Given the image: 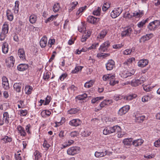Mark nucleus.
<instances>
[{"label": "nucleus", "instance_id": "obj_1", "mask_svg": "<svg viewBox=\"0 0 160 160\" xmlns=\"http://www.w3.org/2000/svg\"><path fill=\"white\" fill-rule=\"evenodd\" d=\"M121 128L118 126H115L112 127H107L103 130V133L105 135H107L114 132H117L121 131Z\"/></svg>", "mask_w": 160, "mask_h": 160}, {"label": "nucleus", "instance_id": "obj_2", "mask_svg": "<svg viewBox=\"0 0 160 160\" xmlns=\"http://www.w3.org/2000/svg\"><path fill=\"white\" fill-rule=\"evenodd\" d=\"M160 24V22L159 21L155 20L149 23L148 28L150 30H154L158 28Z\"/></svg>", "mask_w": 160, "mask_h": 160}, {"label": "nucleus", "instance_id": "obj_3", "mask_svg": "<svg viewBox=\"0 0 160 160\" xmlns=\"http://www.w3.org/2000/svg\"><path fill=\"white\" fill-rule=\"evenodd\" d=\"M80 150V148L78 147H72L69 148L67 151L68 154L69 155H73L78 153Z\"/></svg>", "mask_w": 160, "mask_h": 160}, {"label": "nucleus", "instance_id": "obj_4", "mask_svg": "<svg viewBox=\"0 0 160 160\" xmlns=\"http://www.w3.org/2000/svg\"><path fill=\"white\" fill-rule=\"evenodd\" d=\"M122 11V8L118 7L115 8L111 13V16L112 18H115L119 15Z\"/></svg>", "mask_w": 160, "mask_h": 160}, {"label": "nucleus", "instance_id": "obj_5", "mask_svg": "<svg viewBox=\"0 0 160 160\" xmlns=\"http://www.w3.org/2000/svg\"><path fill=\"white\" fill-rule=\"evenodd\" d=\"M145 81V79L144 77H141L139 79L134 80L132 81L131 84L132 86L136 87L143 83Z\"/></svg>", "mask_w": 160, "mask_h": 160}, {"label": "nucleus", "instance_id": "obj_6", "mask_svg": "<svg viewBox=\"0 0 160 160\" xmlns=\"http://www.w3.org/2000/svg\"><path fill=\"white\" fill-rule=\"evenodd\" d=\"M130 109L129 106L128 105H126L124 106L121 108L118 111V114L122 116L126 114L129 110Z\"/></svg>", "mask_w": 160, "mask_h": 160}, {"label": "nucleus", "instance_id": "obj_7", "mask_svg": "<svg viewBox=\"0 0 160 160\" xmlns=\"http://www.w3.org/2000/svg\"><path fill=\"white\" fill-rule=\"evenodd\" d=\"M106 67L107 70H112L115 67L114 62L111 59L108 60L106 64Z\"/></svg>", "mask_w": 160, "mask_h": 160}, {"label": "nucleus", "instance_id": "obj_8", "mask_svg": "<svg viewBox=\"0 0 160 160\" xmlns=\"http://www.w3.org/2000/svg\"><path fill=\"white\" fill-rule=\"evenodd\" d=\"M132 31V28L130 27L126 29L124 31L122 32L121 36L122 37L130 36Z\"/></svg>", "mask_w": 160, "mask_h": 160}, {"label": "nucleus", "instance_id": "obj_9", "mask_svg": "<svg viewBox=\"0 0 160 160\" xmlns=\"http://www.w3.org/2000/svg\"><path fill=\"white\" fill-rule=\"evenodd\" d=\"M99 18H95L92 16H89L87 19V21L92 24H94L98 22Z\"/></svg>", "mask_w": 160, "mask_h": 160}, {"label": "nucleus", "instance_id": "obj_10", "mask_svg": "<svg viewBox=\"0 0 160 160\" xmlns=\"http://www.w3.org/2000/svg\"><path fill=\"white\" fill-rule=\"evenodd\" d=\"M135 71L134 70L130 72H129L128 71H125L123 72L122 74V77L124 78H126L128 77L131 76L134 74Z\"/></svg>", "mask_w": 160, "mask_h": 160}, {"label": "nucleus", "instance_id": "obj_11", "mask_svg": "<svg viewBox=\"0 0 160 160\" xmlns=\"http://www.w3.org/2000/svg\"><path fill=\"white\" fill-rule=\"evenodd\" d=\"M81 123V122L79 119H73L69 122V124L73 126L77 127Z\"/></svg>", "mask_w": 160, "mask_h": 160}, {"label": "nucleus", "instance_id": "obj_12", "mask_svg": "<svg viewBox=\"0 0 160 160\" xmlns=\"http://www.w3.org/2000/svg\"><path fill=\"white\" fill-rule=\"evenodd\" d=\"M153 36L152 34H146V35L143 36L139 40V42H144L146 41L149 40Z\"/></svg>", "mask_w": 160, "mask_h": 160}, {"label": "nucleus", "instance_id": "obj_13", "mask_svg": "<svg viewBox=\"0 0 160 160\" xmlns=\"http://www.w3.org/2000/svg\"><path fill=\"white\" fill-rule=\"evenodd\" d=\"M28 68V65L26 64H21L17 67L18 70L20 71H24Z\"/></svg>", "mask_w": 160, "mask_h": 160}, {"label": "nucleus", "instance_id": "obj_14", "mask_svg": "<svg viewBox=\"0 0 160 160\" xmlns=\"http://www.w3.org/2000/svg\"><path fill=\"white\" fill-rule=\"evenodd\" d=\"M47 39L46 36H44L41 39L40 41V45L41 47L42 48H45L47 44Z\"/></svg>", "mask_w": 160, "mask_h": 160}, {"label": "nucleus", "instance_id": "obj_15", "mask_svg": "<svg viewBox=\"0 0 160 160\" xmlns=\"http://www.w3.org/2000/svg\"><path fill=\"white\" fill-rule=\"evenodd\" d=\"M148 61L147 59H142L140 60L138 62V65L139 67L142 68L146 66L148 64Z\"/></svg>", "mask_w": 160, "mask_h": 160}, {"label": "nucleus", "instance_id": "obj_16", "mask_svg": "<svg viewBox=\"0 0 160 160\" xmlns=\"http://www.w3.org/2000/svg\"><path fill=\"white\" fill-rule=\"evenodd\" d=\"M143 140L142 139H139L134 140L132 142V144L135 147L140 146L143 143Z\"/></svg>", "mask_w": 160, "mask_h": 160}, {"label": "nucleus", "instance_id": "obj_17", "mask_svg": "<svg viewBox=\"0 0 160 160\" xmlns=\"http://www.w3.org/2000/svg\"><path fill=\"white\" fill-rule=\"evenodd\" d=\"M8 31V25L6 23H5L3 25L1 32L7 34Z\"/></svg>", "mask_w": 160, "mask_h": 160}, {"label": "nucleus", "instance_id": "obj_18", "mask_svg": "<svg viewBox=\"0 0 160 160\" xmlns=\"http://www.w3.org/2000/svg\"><path fill=\"white\" fill-rule=\"evenodd\" d=\"M18 55L19 57L22 59H25V54L24 49L22 48L19 49L18 50Z\"/></svg>", "mask_w": 160, "mask_h": 160}, {"label": "nucleus", "instance_id": "obj_19", "mask_svg": "<svg viewBox=\"0 0 160 160\" xmlns=\"http://www.w3.org/2000/svg\"><path fill=\"white\" fill-rule=\"evenodd\" d=\"M22 85L21 83H16L13 85L14 89L18 92L21 91V88Z\"/></svg>", "mask_w": 160, "mask_h": 160}, {"label": "nucleus", "instance_id": "obj_20", "mask_svg": "<svg viewBox=\"0 0 160 160\" xmlns=\"http://www.w3.org/2000/svg\"><path fill=\"white\" fill-rule=\"evenodd\" d=\"M2 52L4 53H6L8 52V45L6 42L4 43L2 46Z\"/></svg>", "mask_w": 160, "mask_h": 160}, {"label": "nucleus", "instance_id": "obj_21", "mask_svg": "<svg viewBox=\"0 0 160 160\" xmlns=\"http://www.w3.org/2000/svg\"><path fill=\"white\" fill-rule=\"evenodd\" d=\"M29 21L32 24L35 23L37 21V16L34 14H32L29 17Z\"/></svg>", "mask_w": 160, "mask_h": 160}, {"label": "nucleus", "instance_id": "obj_22", "mask_svg": "<svg viewBox=\"0 0 160 160\" xmlns=\"http://www.w3.org/2000/svg\"><path fill=\"white\" fill-rule=\"evenodd\" d=\"M132 140V138H125L123 140V142L125 145L129 146L131 145Z\"/></svg>", "mask_w": 160, "mask_h": 160}, {"label": "nucleus", "instance_id": "obj_23", "mask_svg": "<svg viewBox=\"0 0 160 160\" xmlns=\"http://www.w3.org/2000/svg\"><path fill=\"white\" fill-rule=\"evenodd\" d=\"M137 97V95L134 93H132L126 97L125 99L127 100H131Z\"/></svg>", "mask_w": 160, "mask_h": 160}, {"label": "nucleus", "instance_id": "obj_24", "mask_svg": "<svg viewBox=\"0 0 160 160\" xmlns=\"http://www.w3.org/2000/svg\"><path fill=\"white\" fill-rule=\"evenodd\" d=\"M9 117L8 112H5L3 114V121H5V123H8L9 122Z\"/></svg>", "mask_w": 160, "mask_h": 160}, {"label": "nucleus", "instance_id": "obj_25", "mask_svg": "<svg viewBox=\"0 0 160 160\" xmlns=\"http://www.w3.org/2000/svg\"><path fill=\"white\" fill-rule=\"evenodd\" d=\"M107 33L106 30H104L101 32L98 38H104Z\"/></svg>", "mask_w": 160, "mask_h": 160}, {"label": "nucleus", "instance_id": "obj_26", "mask_svg": "<svg viewBox=\"0 0 160 160\" xmlns=\"http://www.w3.org/2000/svg\"><path fill=\"white\" fill-rule=\"evenodd\" d=\"M126 98L125 96H124L121 95H115L114 97V99L116 101H118L119 100H121L123 98L125 99Z\"/></svg>", "mask_w": 160, "mask_h": 160}, {"label": "nucleus", "instance_id": "obj_27", "mask_svg": "<svg viewBox=\"0 0 160 160\" xmlns=\"http://www.w3.org/2000/svg\"><path fill=\"white\" fill-rule=\"evenodd\" d=\"M109 100H105L103 101L100 104L99 106L102 108H103L105 106L107 105L109 103Z\"/></svg>", "mask_w": 160, "mask_h": 160}, {"label": "nucleus", "instance_id": "obj_28", "mask_svg": "<svg viewBox=\"0 0 160 160\" xmlns=\"http://www.w3.org/2000/svg\"><path fill=\"white\" fill-rule=\"evenodd\" d=\"M60 8L59 4L57 3L54 4L53 8V10L55 12H57L59 11Z\"/></svg>", "mask_w": 160, "mask_h": 160}, {"label": "nucleus", "instance_id": "obj_29", "mask_svg": "<svg viewBox=\"0 0 160 160\" xmlns=\"http://www.w3.org/2000/svg\"><path fill=\"white\" fill-rule=\"evenodd\" d=\"M110 7V5L109 3L105 2L103 5L102 9L103 11H105Z\"/></svg>", "mask_w": 160, "mask_h": 160}, {"label": "nucleus", "instance_id": "obj_30", "mask_svg": "<svg viewBox=\"0 0 160 160\" xmlns=\"http://www.w3.org/2000/svg\"><path fill=\"white\" fill-rule=\"evenodd\" d=\"M14 12L15 13H17L19 10V2L16 1L15 3Z\"/></svg>", "mask_w": 160, "mask_h": 160}, {"label": "nucleus", "instance_id": "obj_31", "mask_svg": "<svg viewBox=\"0 0 160 160\" xmlns=\"http://www.w3.org/2000/svg\"><path fill=\"white\" fill-rule=\"evenodd\" d=\"M34 156L35 160H39L41 158V155L39 151H36L34 152Z\"/></svg>", "mask_w": 160, "mask_h": 160}, {"label": "nucleus", "instance_id": "obj_32", "mask_svg": "<svg viewBox=\"0 0 160 160\" xmlns=\"http://www.w3.org/2000/svg\"><path fill=\"white\" fill-rule=\"evenodd\" d=\"M32 88L30 86H26L25 88V90L26 91V93L27 94H29L31 93Z\"/></svg>", "mask_w": 160, "mask_h": 160}, {"label": "nucleus", "instance_id": "obj_33", "mask_svg": "<svg viewBox=\"0 0 160 160\" xmlns=\"http://www.w3.org/2000/svg\"><path fill=\"white\" fill-rule=\"evenodd\" d=\"M106 154L102 152H96L95 153V156L97 158L105 156Z\"/></svg>", "mask_w": 160, "mask_h": 160}, {"label": "nucleus", "instance_id": "obj_34", "mask_svg": "<svg viewBox=\"0 0 160 160\" xmlns=\"http://www.w3.org/2000/svg\"><path fill=\"white\" fill-rule=\"evenodd\" d=\"M78 2H72L71 3V7L69 10V12L72 11L73 9H75V7L78 4Z\"/></svg>", "mask_w": 160, "mask_h": 160}, {"label": "nucleus", "instance_id": "obj_35", "mask_svg": "<svg viewBox=\"0 0 160 160\" xmlns=\"http://www.w3.org/2000/svg\"><path fill=\"white\" fill-rule=\"evenodd\" d=\"M103 97H97L96 98H94L92 99V103H94L97 102H98L99 100H102L103 99Z\"/></svg>", "mask_w": 160, "mask_h": 160}, {"label": "nucleus", "instance_id": "obj_36", "mask_svg": "<svg viewBox=\"0 0 160 160\" xmlns=\"http://www.w3.org/2000/svg\"><path fill=\"white\" fill-rule=\"evenodd\" d=\"M94 82L92 81H90L88 82H86L84 84V87L86 88H89L91 87L93 85Z\"/></svg>", "mask_w": 160, "mask_h": 160}, {"label": "nucleus", "instance_id": "obj_37", "mask_svg": "<svg viewBox=\"0 0 160 160\" xmlns=\"http://www.w3.org/2000/svg\"><path fill=\"white\" fill-rule=\"evenodd\" d=\"M134 58H131L127 60L126 61L124 62V64L127 65H129L133 61H134Z\"/></svg>", "mask_w": 160, "mask_h": 160}, {"label": "nucleus", "instance_id": "obj_38", "mask_svg": "<svg viewBox=\"0 0 160 160\" xmlns=\"http://www.w3.org/2000/svg\"><path fill=\"white\" fill-rule=\"evenodd\" d=\"M87 97V95L86 93H84L83 94L81 95H79L77 96L76 98L78 99V100H81L85 99Z\"/></svg>", "mask_w": 160, "mask_h": 160}, {"label": "nucleus", "instance_id": "obj_39", "mask_svg": "<svg viewBox=\"0 0 160 160\" xmlns=\"http://www.w3.org/2000/svg\"><path fill=\"white\" fill-rule=\"evenodd\" d=\"M2 140L5 143H7L11 142L12 138L8 136H5L4 138L2 139Z\"/></svg>", "mask_w": 160, "mask_h": 160}, {"label": "nucleus", "instance_id": "obj_40", "mask_svg": "<svg viewBox=\"0 0 160 160\" xmlns=\"http://www.w3.org/2000/svg\"><path fill=\"white\" fill-rule=\"evenodd\" d=\"M82 68V67H81V66H78L76 67L75 68L74 70L72 71V73H76L78 72L80 70H81Z\"/></svg>", "mask_w": 160, "mask_h": 160}, {"label": "nucleus", "instance_id": "obj_41", "mask_svg": "<svg viewBox=\"0 0 160 160\" xmlns=\"http://www.w3.org/2000/svg\"><path fill=\"white\" fill-rule=\"evenodd\" d=\"M79 110L77 108H72L68 111V113L71 114H74L77 113Z\"/></svg>", "mask_w": 160, "mask_h": 160}, {"label": "nucleus", "instance_id": "obj_42", "mask_svg": "<svg viewBox=\"0 0 160 160\" xmlns=\"http://www.w3.org/2000/svg\"><path fill=\"white\" fill-rule=\"evenodd\" d=\"M148 19H147L145 20H143L141 22H140L138 24V27H142L143 25L147 22L148 20Z\"/></svg>", "mask_w": 160, "mask_h": 160}, {"label": "nucleus", "instance_id": "obj_43", "mask_svg": "<svg viewBox=\"0 0 160 160\" xmlns=\"http://www.w3.org/2000/svg\"><path fill=\"white\" fill-rule=\"evenodd\" d=\"M2 85L5 89H8L9 88L8 82H2Z\"/></svg>", "mask_w": 160, "mask_h": 160}, {"label": "nucleus", "instance_id": "obj_44", "mask_svg": "<svg viewBox=\"0 0 160 160\" xmlns=\"http://www.w3.org/2000/svg\"><path fill=\"white\" fill-rule=\"evenodd\" d=\"M137 122H142L144 120L145 117L144 116H141L137 118Z\"/></svg>", "mask_w": 160, "mask_h": 160}, {"label": "nucleus", "instance_id": "obj_45", "mask_svg": "<svg viewBox=\"0 0 160 160\" xmlns=\"http://www.w3.org/2000/svg\"><path fill=\"white\" fill-rule=\"evenodd\" d=\"M100 11L101 8L99 7H98L96 10H95L93 11V14L94 15L98 16L100 14Z\"/></svg>", "mask_w": 160, "mask_h": 160}, {"label": "nucleus", "instance_id": "obj_46", "mask_svg": "<svg viewBox=\"0 0 160 160\" xmlns=\"http://www.w3.org/2000/svg\"><path fill=\"white\" fill-rule=\"evenodd\" d=\"M51 100V97L50 96H48L45 99V101L44 104V105H48L50 102Z\"/></svg>", "mask_w": 160, "mask_h": 160}, {"label": "nucleus", "instance_id": "obj_47", "mask_svg": "<svg viewBox=\"0 0 160 160\" xmlns=\"http://www.w3.org/2000/svg\"><path fill=\"white\" fill-rule=\"evenodd\" d=\"M57 15L53 16L52 15L50 17L48 18L45 21V23H47L48 22H50L51 21H52L53 20V18L55 17H56Z\"/></svg>", "mask_w": 160, "mask_h": 160}, {"label": "nucleus", "instance_id": "obj_48", "mask_svg": "<svg viewBox=\"0 0 160 160\" xmlns=\"http://www.w3.org/2000/svg\"><path fill=\"white\" fill-rule=\"evenodd\" d=\"M7 16L8 19L10 21H12L13 18L12 14L9 13H7Z\"/></svg>", "mask_w": 160, "mask_h": 160}, {"label": "nucleus", "instance_id": "obj_49", "mask_svg": "<svg viewBox=\"0 0 160 160\" xmlns=\"http://www.w3.org/2000/svg\"><path fill=\"white\" fill-rule=\"evenodd\" d=\"M85 29H86V28H85L83 24H81V26L78 27V30L80 32L85 31Z\"/></svg>", "mask_w": 160, "mask_h": 160}, {"label": "nucleus", "instance_id": "obj_50", "mask_svg": "<svg viewBox=\"0 0 160 160\" xmlns=\"http://www.w3.org/2000/svg\"><path fill=\"white\" fill-rule=\"evenodd\" d=\"M50 72H46L44 74L43 78L44 80H47L49 78V74Z\"/></svg>", "mask_w": 160, "mask_h": 160}, {"label": "nucleus", "instance_id": "obj_51", "mask_svg": "<svg viewBox=\"0 0 160 160\" xmlns=\"http://www.w3.org/2000/svg\"><path fill=\"white\" fill-rule=\"evenodd\" d=\"M91 133L90 132H88L86 131H84L81 132V135L84 137H87L89 136Z\"/></svg>", "mask_w": 160, "mask_h": 160}, {"label": "nucleus", "instance_id": "obj_52", "mask_svg": "<svg viewBox=\"0 0 160 160\" xmlns=\"http://www.w3.org/2000/svg\"><path fill=\"white\" fill-rule=\"evenodd\" d=\"M118 81H115L114 79H110V84L112 86L118 83Z\"/></svg>", "mask_w": 160, "mask_h": 160}, {"label": "nucleus", "instance_id": "obj_53", "mask_svg": "<svg viewBox=\"0 0 160 160\" xmlns=\"http://www.w3.org/2000/svg\"><path fill=\"white\" fill-rule=\"evenodd\" d=\"M6 34L1 32L0 35V40L1 41L4 40L6 37Z\"/></svg>", "mask_w": 160, "mask_h": 160}, {"label": "nucleus", "instance_id": "obj_54", "mask_svg": "<svg viewBox=\"0 0 160 160\" xmlns=\"http://www.w3.org/2000/svg\"><path fill=\"white\" fill-rule=\"evenodd\" d=\"M79 134L78 132L76 131H74L72 132L70 134V136L72 137H75L77 136Z\"/></svg>", "mask_w": 160, "mask_h": 160}, {"label": "nucleus", "instance_id": "obj_55", "mask_svg": "<svg viewBox=\"0 0 160 160\" xmlns=\"http://www.w3.org/2000/svg\"><path fill=\"white\" fill-rule=\"evenodd\" d=\"M154 145L155 147H158L160 146V138L154 142Z\"/></svg>", "mask_w": 160, "mask_h": 160}, {"label": "nucleus", "instance_id": "obj_56", "mask_svg": "<svg viewBox=\"0 0 160 160\" xmlns=\"http://www.w3.org/2000/svg\"><path fill=\"white\" fill-rule=\"evenodd\" d=\"M132 52V50L129 49H127L125 50L123 52V54L125 55H128L130 54L131 53V52Z\"/></svg>", "mask_w": 160, "mask_h": 160}, {"label": "nucleus", "instance_id": "obj_57", "mask_svg": "<svg viewBox=\"0 0 160 160\" xmlns=\"http://www.w3.org/2000/svg\"><path fill=\"white\" fill-rule=\"evenodd\" d=\"M46 114L48 116H49L51 114V112L49 111H43L41 112V114L42 115H44V114Z\"/></svg>", "mask_w": 160, "mask_h": 160}, {"label": "nucleus", "instance_id": "obj_58", "mask_svg": "<svg viewBox=\"0 0 160 160\" xmlns=\"http://www.w3.org/2000/svg\"><path fill=\"white\" fill-rule=\"evenodd\" d=\"M133 17H135V18H139L140 17V15L139 12L136 11L132 13Z\"/></svg>", "mask_w": 160, "mask_h": 160}, {"label": "nucleus", "instance_id": "obj_59", "mask_svg": "<svg viewBox=\"0 0 160 160\" xmlns=\"http://www.w3.org/2000/svg\"><path fill=\"white\" fill-rule=\"evenodd\" d=\"M87 34H86V33L85 32V33L83 35V37H84L86 39L88 38L91 35V33L89 31L87 32Z\"/></svg>", "mask_w": 160, "mask_h": 160}, {"label": "nucleus", "instance_id": "obj_60", "mask_svg": "<svg viewBox=\"0 0 160 160\" xmlns=\"http://www.w3.org/2000/svg\"><path fill=\"white\" fill-rule=\"evenodd\" d=\"M74 141L72 140H69L68 141V143L65 146L63 145L62 148H65L68 146L70 145L71 144L74 143Z\"/></svg>", "mask_w": 160, "mask_h": 160}, {"label": "nucleus", "instance_id": "obj_61", "mask_svg": "<svg viewBox=\"0 0 160 160\" xmlns=\"http://www.w3.org/2000/svg\"><path fill=\"white\" fill-rule=\"evenodd\" d=\"M110 45V44L108 41H106L104 43H102L101 45L102 47H104L106 48H108Z\"/></svg>", "mask_w": 160, "mask_h": 160}, {"label": "nucleus", "instance_id": "obj_62", "mask_svg": "<svg viewBox=\"0 0 160 160\" xmlns=\"http://www.w3.org/2000/svg\"><path fill=\"white\" fill-rule=\"evenodd\" d=\"M143 89L146 92L149 91L150 90L151 88L150 86L149 85H147L143 86Z\"/></svg>", "mask_w": 160, "mask_h": 160}, {"label": "nucleus", "instance_id": "obj_63", "mask_svg": "<svg viewBox=\"0 0 160 160\" xmlns=\"http://www.w3.org/2000/svg\"><path fill=\"white\" fill-rule=\"evenodd\" d=\"M117 132V137L118 138H122L124 135V134L123 133H122V132H121V131H120L119 132Z\"/></svg>", "mask_w": 160, "mask_h": 160}, {"label": "nucleus", "instance_id": "obj_64", "mask_svg": "<svg viewBox=\"0 0 160 160\" xmlns=\"http://www.w3.org/2000/svg\"><path fill=\"white\" fill-rule=\"evenodd\" d=\"M107 48H106V47H102L101 45L99 48V50L101 52H105L107 50Z\"/></svg>", "mask_w": 160, "mask_h": 160}]
</instances>
